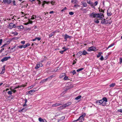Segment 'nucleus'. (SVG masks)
I'll return each mask as SVG.
<instances>
[{
	"label": "nucleus",
	"mask_w": 122,
	"mask_h": 122,
	"mask_svg": "<svg viewBox=\"0 0 122 122\" xmlns=\"http://www.w3.org/2000/svg\"><path fill=\"white\" fill-rule=\"evenodd\" d=\"M53 77V75H52L51 76H50L49 77H48L47 78L48 79V80L49 79V80H51V79Z\"/></svg>",
	"instance_id": "58836bf2"
},
{
	"label": "nucleus",
	"mask_w": 122,
	"mask_h": 122,
	"mask_svg": "<svg viewBox=\"0 0 122 122\" xmlns=\"http://www.w3.org/2000/svg\"><path fill=\"white\" fill-rule=\"evenodd\" d=\"M5 65H4L2 67V71H1V72L0 73V74H2L4 73L5 71Z\"/></svg>",
	"instance_id": "9d476101"
},
{
	"label": "nucleus",
	"mask_w": 122,
	"mask_h": 122,
	"mask_svg": "<svg viewBox=\"0 0 122 122\" xmlns=\"http://www.w3.org/2000/svg\"><path fill=\"white\" fill-rule=\"evenodd\" d=\"M83 118L81 116H80L79 118H78L77 119V120H80H80H81L82 119V118Z\"/></svg>",
	"instance_id": "8fccbe9b"
},
{
	"label": "nucleus",
	"mask_w": 122,
	"mask_h": 122,
	"mask_svg": "<svg viewBox=\"0 0 122 122\" xmlns=\"http://www.w3.org/2000/svg\"><path fill=\"white\" fill-rule=\"evenodd\" d=\"M7 93L9 95H11L12 93V91H9Z\"/></svg>",
	"instance_id": "e433bc0d"
},
{
	"label": "nucleus",
	"mask_w": 122,
	"mask_h": 122,
	"mask_svg": "<svg viewBox=\"0 0 122 122\" xmlns=\"http://www.w3.org/2000/svg\"><path fill=\"white\" fill-rule=\"evenodd\" d=\"M120 62V63L122 62V58H120L119 59Z\"/></svg>",
	"instance_id": "052dcab7"
},
{
	"label": "nucleus",
	"mask_w": 122,
	"mask_h": 122,
	"mask_svg": "<svg viewBox=\"0 0 122 122\" xmlns=\"http://www.w3.org/2000/svg\"><path fill=\"white\" fill-rule=\"evenodd\" d=\"M102 52H99L97 56V58L99 57L100 56H101V54H102Z\"/></svg>",
	"instance_id": "7c9ffc66"
},
{
	"label": "nucleus",
	"mask_w": 122,
	"mask_h": 122,
	"mask_svg": "<svg viewBox=\"0 0 122 122\" xmlns=\"http://www.w3.org/2000/svg\"><path fill=\"white\" fill-rule=\"evenodd\" d=\"M33 89L34 90H31L29 91V94H32V92H34L35 91V89L34 88Z\"/></svg>",
	"instance_id": "f3484780"
},
{
	"label": "nucleus",
	"mask_w": 122,
	"mask_h": 122,
	"mask_svg": "<svg viewBox=\"0 0 122 122\" xmlns=\"http://www.w3.org/2000/svg\"><path fill=\"white\" fill-rule=\"evenodd\" d=\"M68 76H65V77L63 79L65 80H69V79L68 78Z\"/></svg>",
	"instance_id": "2f4dec72"
},
{
	"label": "nucleus",
	"mask_w": 122,
	"mask_h": 122,
	"mask_svg": "<svg viewBox=\"0 0 122 122\" xmlns=\"http://www.w3.org/2000/svg\"><path fill=\"white\" fill-rule=\"evenodd\" d=\"M71 2L72 3L75 4H76L77 2V1L76 0H72Z\"/></svg>",
	"instance_id": "bb28decb"
},
{
	"label": "nucleus",
	"mask_w": 122,
	"mask_h": 122,
	"mask_svg": "<svg viewBox=\"0 0 122 122\" xmlns=\"http://www.w3.org/2000/svg\"><path fill=\"white\" fill-rule=\"evenodd\" d=\"M29 0L30 1L32 2V1H35V0ZM36 2L37 3H38V4L39 5H40L41 3V2L40 1V0H36Z\"/></svg>",
	"instance_id": "9b49d317"
},
{
	"label": "nucleus",
	"mask_w": 122,
	"mask_h": 122,
	"mask_svg": "<svg viewBox=\"0 0 122 122\" xmlns=\"http://www.w3.org/2000/svg\"><path fill=\"white\" fill-rule=\"evenodd\" d=\"M66 49L65 50H64L63 51H60L59 52L61 53V54H62L63 53V52L64 51H66Z\"/></svg>",
	"instance_id": "ea45409f"
},
{
	"label": "nucleus",
	"mask_w": 122,
	"mask_h": 122,
	"mask_svg": "<svg viewBox=\"0 0 122 122\" xmlns=\"http://www.w3.org/2000/svg\"><path fill=\"white\" fill-rule=\"evenodd\" d=\"M25 43V41H21V43L23 44H24Z\"/></svg>",
	"instance_id": "bf43d9fd"
},
{
	"label": "nucleus",
	"mask_w": 122,
	"mask_h": 122,
	"mask_svg": "<svg viewBox=\"0 0 122 122\" xmlns=\"http://www.w3.org/2000/svg\"><path fill=\"white\" fill-rule=\"evenodd\" d=\"M17 27L18 29L20 30L21 29H23L24 28V27L23 26L20 25L18 26Z\"/></svg>",
	"instance_id": "412c9836"
},
{
	"label": "nucleus",
	"mask_w": 122,
	"mask_h": 122,
	"mask_svg": "<svg viewBox=\"0 0 122 122\" xmlns=\"http://www.w3.org/2000/svg\"><path fill=\"white\" fill-rule=\"evenodd\" d=\"M11 57L10 56L8 57H5L2 58L1 60V61L3 62L5 61H7L8 59H10Z\"/></svg>",
	"instance_id": "0eeeda50"
},
{
	"label": "nucleus",
	"mask_w": 122,
	"mask_h": 122,
	"mask_svg": "<svg viewBox=\"0 0 122 122\" xmlns=\"http://www.w3.org/2000/svg\"><path fill=\"white\" fill-rule=\"evenodd\" d=\"M65 118V117L64 116L62 117H61L60 118V120H63Z\"/></svg>",
	"instance_id": "a18cd8bd"
},
{
	"label": "nucleus",
	"mask_w": 122,
	"mask_h": 122,
	"mask_svg": "<svg viewBox=\"0 0 122 122\" xmlns=\"http://www.w3.org/2000/svg\"><path fill=\"white\" fill-rule=\"evenodd\" d=\"M88 54V53L85 50H84L82 51H79L77 53V55L81 56L82 55H85Z\"/></svg>",
	"instance_id": "7ed1b4c3"
},
{
	"label": "nucleus",
	"mask_w": 122,
	"mask_h": 122,
	"mask_svg": "<svg viewBox=\"0 0 122 122\" xmlns=\"http://www.w3.org/2000/svg\"><path fill=\"white\" fill-rule=\"evenodd\" d=\"M115 85V83H112L110 85V87H112L114 86Z\"/></svg>",
	"instance_id": "72a5a7b5"
},
{
	"label": "nucleus",
	"mask_w": 122,
	"mask_h": 122,
	"mask_svg": "<svg viewBox=\"0 0 122 122\" xmlns=\"http://www.w3.org/2000/svg\"><path fill=\"white\" fill-rule=\"evenodd\" d=\"M40 67L39 65L38 64V63H37V64H36V66L35 67V68L36 69H38L39 67Z\"/></svg>",
	"instance_id": "cd10ccee"
},
{
	"label": "nucleus",
	"mask_w": 122,
	"mask_h": 122,
	"mask_svg": "<svg viewBox=\"0 0 122 122\" xmlns=\"http://www.w3.org/2000/svg\"><path fill=\"white\" fill-rule=\"evenodd\" d=\"M10 33L12 34L14 36H16L18 34V33L16 31H15V32L12 31Z\"/></svg>",
	"instance_id": "6ab92c4d"
},
{
	"label": "nucleus",
	"mask_w": 122,
	"mask_h": 122,
	"mask_svg": "<svg viewBox=\"0 0 122 122\" xmlns=\"http://www.w3.org/2000/svg\"><path fill=\"white\" fill-rule=\"evenodd\" d=\"M108 102L107 99L106 97H104L102 99L99 100H97L96 101V103L98 105H102L103 106L106 105L107 102Z\"/></svg>",
	"instance_id": "f03ea898"
},
{
	"label": "nucleus",
	"mask_w": 122,
	"mask_h": 122,
	"mask_svg": "<svg viewBox=\"0 0 122 122\" xmlns=\"http://www.w3.org/2000/svg\"><path fill=\"white\" fill-rule=\"evenodd\" d=\"M28 23H29V24H32L33 23V22L32 21L29 20Z\"/></svg>",
	"instance_id": "5fc2aeb1"
},
{
	"label": "nucleus",
	"mask_w": 122,
	"mask_h": 122,
	"mask_svg": "<svg viewBox=\"0 0 122 122\" xmlns=\"http://www.w3.org/2000/svg\"><path fill=\"white\" fill-rule=\"evenodd\" d=\"M16 27L15 24H14L13 23H10L9 24L8 28L10 29H11L13 28H15Z\"/></svg>",
	"instance_id": "39448f33"
},
{
	"label": "nucleus",
	"mask_w": 122,
	"mask_h": 122,
	"mask_svg": "<svg viewBox=\"0 0 122 122\" xmlns=\"http://www.w3.org/2000/svg\"><path fill=\"white\" fill-rule=\"evenodd\" d=\"M71 37V36H69L66 34L65 35L64 39H65V41H66L67 38H70Z\"/></svg>",
	"instance_id": "f8f14e48"
},
{
	"label": "nucleus",
	"mask_w": 122,
	"mask_h": 122,
	"mask_svg": "<svg viewBox=\"0 0 122 122\" xmlns=\"http://www.w3.org/2000/svg\"><path fill=\"white\" fill-rule=\"evenodd\" d=\"M81 97V95H79L78 96V97H76L75 98V99L76 100H78L80 99V98Z\"/></svg>",
	"instance_id": "a878e982"
},
{
	"label": "nucleus",
	"mask_w": 122,
	"mask_h": 122,
	"mask_svg": "<svg viewBox=\"0 0 122 122\" xmlns=\"http://www.w3.org/2000/svg\"><path fill=\"white\" fill-rule=\"evenodd\" d=\"M71 104V103L70 102H69L67 103H66V104H65L64 105V106L65 107H67L69 105H70Z\"/></svg>",
	"instance_id": "dca6fc26"
},
{
	"label": "nucleus",
	"mask_w": 122,
	"mask_h": 122,
	"mask_svg": "<svg viewBox=\"0 0 122 122\" xmlns=\"http://www.w3.org/2000/svg\"><path fill=\"white\" fill-rule=\"evenodd\" d=\"M94 21L96 23H98L99 22V21H98V20H95Z\"/></svg>",
	"instance_id": "49530a36"
},
{
	"label": "nucleus",
	"mask_w": 122,
	"mask_h": 122,
	"mask_svg": "<svg viewBox=\"0 0 122 122\" xmlns=\"http://www.w3.org/2000/svg\"><path fill=\"white\" fill-rule=\"evenodd\" d=\"M62 49H64V50H65L66 49V51L68 50V48H66L65 47H64L62 48Z\"/></svg>",
	"instance_id": "6e6d98bb"
},
{
	"label": "nucleus",
	"mask_w": 122,
	"mask_h": 122,
	"mask_svg": "<svg viewBox=\"0 0 122 122\" xmlns=\"http://www.w3.org/2000/svg\"><path fill=\"white\" fill-rule=\"evenodd\" d=\"M65 73H62V74H61L60 75L59 78H62L63 77L65 76Z\"/></svg>",
	"instance_id": "a211bd4d"
},
{
	"label": "nucleus",
	"mask_w": 122,
	"mask_h": 122,
	"mask_svg": "<svg viewBox=\"0 0 122 122\" xmlns=\"http://www.w3.org/2000/svg\"><path fill=\"white\" fill-rule=\"evenodd\" d=\"M81 3L84 7H86L87 6V4L85 1H83L81 2Z\"/></svg>",
	"instance_id": "4468645a"
},
{
	"label": "nucleus",
	"mask_w": 122,
	"mask_h": 122,
	"mask_svg": "<svg viewBox=\"0 0 122 122\" xmlns=\"http://www.w3.org/2000/svg\"><path fill=\"white\" fill-rule=\"evenodd\" d=\"M2 39H0V45H1L2 44Z\"/></svg>",
	"instance_id": "0e129e2a"
},
{
	"label": "nucleus",
	"mask_w": 122,
	"mask_h": 122,
	"mask_svg": "<svg viewBox=\"0 0 122 122\" xmlns=\"http://www.w3.org/2000/svg\"><path fill=\"white\" fill-rule=\"evenodd\" d=\"M96 49V48L94 46H92L89 48L87 50L88 51H94Z\"/></svg>",
	"instance_id": "20e7f679"
},
{
	"label": "nucleus",
	"mask_w": 122,
	"mask_h": 122,
	"mask_svg": "<svg viewBox=\"0 0 122 122\" xmlns=\"http://www.w3.org/2000/svg\"><path fill=\"white\" fill-rule=\"evenodd\" d=\"M6 45V44H5L4 45H3L1 47V48H2L4 47V46Z\"/></svg>",
	"instance_id": "69168bd1"
},
{
	"label": "nucleus",
	"mask_w": 122,
	"mask_h": 122,
	"mask_svg": "<svg viewBox=\"0 0 122 122\" xmlns=\"http://www.w3.org/2000/svg\"><path fill=\"white\" fill-rule=\"evenodd\" d=\"M21 86H22L23 87H25V86H24V85H22V86H18L17 87H15L14 89H15H15H16L17 88H20L21 87Z\"/></svg>",
	"instance_id": "c756f323"
},
{
	"label": "nucleus",
	"mask_w": 122,
	"mask_h": 122,
	"mask_svg": "<svg viewBox=\"0 0 122 122\" xmlns=\"http://www.w3.org/2000/svg\"><path fill=\"white\" fill-rule=\"evenodd\" d=\"M67 9L66 8V7H65L63 9L61 10L62 12L64 10H66Z\"/></svg>",
	"instance_id": "13d9d810"
},
{
	"label": "nucleus",
	"mask_w": 122,
	"mask_h": 122,
	"mask_svg": "<svg viewBox=\"0 0 122 122\" xmlns=\"http://www.w3.org/2000/svg\"><path fill=\"white\" fill-rule=\"evenodd\" d=\"M87 3L89 4L91 7H94L92 4V3L91 2V0H87Z\"/></svg>",
	"instance_id": "ddd939ff"
},
{
	"label": "nucleus",
	"mask_w": 122,
	"mask_h": 122,
	"mask_svg": "<svg viewBox=\"0 0 122 122\" xmlns=\"http://www.w3.org/2000/svg\"><path fill=\"white\" fill-rule=\"evenodd\" d=\"M55 2H53V1H52L51 2V4L52 5H54L55 4Z\"/></svg>",
	"instance_id": "680f3d73"
},
{
	"label": "nucleus",
	"mask_w": 122,
	"mask_h": 122,
	"mask_svg": "<svg viewBox=\"0 0 122 122\" xmlns=\"http://www.w3.org/2000/svg\"><path fill=\"white\" fill-rule=\"evenodd\" d=\"M86 115V114L85 113H84L82 114L81 115V116L83 118V117L85 116Z\"/></svg>",
	"instance_id": "37998d69"
},
{
	"label": "nucleus",
	"mask_w": 122,
	"mask_h": 122,
	"mask_svg": "<svg viewBox=\"0 0 122 122\" xmlns=\"http://www.w3.org/2000/svg\"><path fill=\"white\" fill-rule=\"evenodd\" d=\"M35 39H36V41L37 40L38 41H40L41 40V38L40 37H36L35 38Z\"/></svg>",
	"instance_id": "c9c22d12"
},
{
	"label": "nucleus",
	"mask_w": 122,
	"mask_h": 122,
	"mask_svg": "<svg viewBox=\"0 0 122 122\" xmlns=\"http://www.w3.org/2000/svg\"><path fill=\"white\" fill-rule=\"evenodd\" d=\"M10 89L12 91V92H13L14 93H15L16 91V90L14 89H12L10 88Z\"/></svg>",
	"instance_id": "a19ab883"
},
{
	"label": "nucleus",
	"mask_w": 122,
	"mask_h": 122,
	"mask_svg": "<svg viewBox=\"0 0 122 122\" xmlns=\"http://www.w3.org/2000/svg\"><path fill=\"white\" fill-rule=\"evenodd\" d=\"M46 82V81H45L44 79L42 80L41 81V82H42V83H44V82Z\"/></svg>",
	"instance_id": "338daca9"
},
{
	"label": "nucleus",
	"mask_w": 122,
	"mask_h": 122,
	"mask_svg": "<svg viewBox=\"0 0 122 122\" xmlns=\"http://www.w3.org/2000/svg\"><path fill=\"white\" fill-rule=\"evenodd\" d=\"M3 2L7 4H9L12 3L11 0H3Z\"/></svg>",
	"instance_id": "6e6552de"
},
{
	"label": "nucleus",
	"mask_w": 122,
	"mask_h": 122,
	"mask_svg": "<svg viewBox=\"0 0 122 122\" xmlns=\"http://www.w3.org/2000/svg\"><path fill=\"white\" fill-rule=\"evenodd\" d=\"M72 73L73 75H74V74H76V71L75 70H73V72H72Z\"/></svg>",
	"instance_id": "4d7b16f0"
},
{
	"label": "nucleus",
	"mask_w": 122,
	"mask_h": 122,
	"mask_svg": "<svg viewBox=\"0 0 122 122\" xmlns=\"http://www.w3.org/2000/svg\"><path fill=\"white\" fill-rule=\"evenodd\" d=\"M27 106V104H26L25 103V104H24L23 105V107H25V106Z\"/></svg>",
	"instance_id": "e2e57ef3"
},
{
	"label": "nucleus",
	"mask_w": 122,
	"mask_h": 122,
	"mask_svg": "<svg viewBox=\"0 0 122 122\" xmlns=\"http://www.w3.org/2000/svg\"><path fill=\"white\" fill-rule=\"evenodd\" d=\"M69 14L71 15H72L74 14V13L73 12H70L69 13Z\"/></svg>",
	"instance_id": "c03bdc74"
},
{
	"label": "nucleus",
	"mask_w": 122,
	"mask_h": 122,
	"mask_svg": "<svg viewBox=\"0 0 122 122\" xmlns=\"http://www.w3.org/2000/svg\"><path fill=\"white\" fill-rule=\"evenodd\" d=\"M30 45V44L29 43H27L26 45H23V48H25L29 46Z\"/></svg>",
	"instance_id": "4be33fe9"
},
{
	"label": "nucleus",
	"mask_w": 122,
	"mask_h": 122,
	"mask_svg": "<svg viewBox=\"0 0 122 122\" xmlns=\"http://www.w3.org/2000/svg\"><path fill=\"white\" fill-rule=\"evenodd\" d=\"M61 103H56L52 105V107H56L60 105H61Z\"/></svg>",
	"instance_id": "2eb2a0df"
},
{
	"label": "nucleus",
	"mask_w": 122,
	"mask_h": 122,
	"mask_svg": "<svg viewBox=\"0 0 122 122\" xmlns=\"http://www.w3.org/2000/svg\"><path fill=\"white\" fill-rule=\"evenodd\" d=\"M34 86V85H32L29 86L28 88L29 89H30L32 88Z\"/></svg>",
	"instance_id": "de8ad7c7"
},
{
	"label": "nucleus",
	"mask_w": 122,
	"mask_h": 122,
	"mask_svg": "<svg viewBox=\"0 0 122 122\" xmlns=\"http://www.w3.org/2000/svg\"><path fill=\"white\" fill-rule=\"evenodd\" d=\"M36 18V16L35 15H33L31 17V19L34 20Z\"/></svg>",
	"instance_id": "c85d7f7f"
},
{
	"label": "nucleus",
	"mask_w": 122,
	"mask_h": 122,
	"mask_svg": "<svg viewBox=\"0 0 122 122\" xmlns=\"http://www.w3.org/2000/svg\"><path fill=\"white\" fill-rule=\"evenodd\" d=\"M107 15L108 16H110L112 14L110 13H107Z\"/></svg>",
	"instance_id": "774afa93"
},
{
	"label": "nucleus",
	"mask_w": 122,
	"mask_h": 122,
	"mask_svg": "<svg viewBox=\"0 0 122 122\" xmlns=\"http://www.w3.org/2000/svg\"><path fill=\"white\" fill-rule=\"evenodd\" d=\"M98 3V2L97 1H96L94 4L92 3V5H93L94 7H91L92 8H95V6L97 5Z\"/></svg>",
	"instance_id": "aec40b11"
},
{
	"label": "nucleus",
	"mask_w": 122,
	"mask_h": 122,
	"mask_svg": "<svg viewBox=\"0 0 122 122\" xmlns=\"http://www.w3.org/2000/svg\"><path fill=\"white\" fill-rule=\"evenodd\" d=\"M114 45V43H113V44H112L110 45L108 47V48H110V47L112 46H113Z\"/></svg>",
	"instance_id": "79ce46f5"
},
{
	"label": "nucleus",
	"mask_w": 122,
	"mask_h": 122,
	"mask_svg": "<svg viewBox=\"0 0 122 122\" xmlns=\"http://www.w3.org/2000/svg\"><path fill=\"white\" fill-rule=\"evenodd\" d=\"M89 17L91 18H99V20H102L103 19L104 16L103 14L102 13H95L93 12L89 14Z\"/></svg>",
	"instance_id": "f257e3e1"
},
{
	"label": "nucleus",
	"mask_w": 122,
	"mask_h": 122,
	"mask_svg": "<svg viewBox=\"0 0 122 122\" xmlns=\"http://www.w3.org/2000/svg\"><path fill=\"white\" fill-rule=\"evenodd\" d=\"M100 59L102 61L103 60L104 58L102 56H101V57L100 58Z\"/></svg>",
	"instance_id": "09e8293b"
},
{
	"label": "nucleus",
	"mask_w": 122,
	"mask_h": 122,
	"mask_svg": "<svg viewBox=\"0 0 122 122\" xmlns=\"http://www.w3.org/2000/svg\"><path fill=\"white\" fill-rule=\"evenodd\" d=\"M83 68H79V69H78L77 70H76V71L77 72H78L80 71H81L83 70Z\"/></svg>",
	"instance_id": "473e14b6"
},
{
	"label": "nucleus",
	"mask_w": 122,
	"mask_h": 122,
	"mask_svg": "<svg viewBox=\"0 0 122 122\" xmlns=\"http://www.w3.org/2000/svg\"><path fill=\"white\" fill-rule=\"evenodd\" d=\"M46 3L48 4V2L47 1H44L43 2V3H42V6L43 7H44V5Z\"/></svg>",
	"instance_id": "5701e85b"
},
{
	"label": "nucleus",
	"mask_w": 122,
	"mask_h": 122,
	"mask_svg": "<svg viewBox=\"0 0 122 122\" xmlns=\"http://www.w3.org/2000/svg\"><path fill=\"white\" fill-rule=\"evenodd\" d=\"M102 21L101 22V23L102 24H110L111 22H108L107 20L106 21L105 19H104L103 20H102Z\"/></svg>",
	"instance_id": "423d86ee"
},
{
	"label": "nucleus",
	"mask_w": 122,
	"mask_h": 122,
	"mask_svg": "<svg viewBox=\"0 0 122 122\" xmlns=\"http://www.w3.org/2000/svg\"><path fill=\"white\" fill-rule=\"evenodd\" d=\"M65 108V107L64 105L63 106L59 107V108H60V109L61 110L64 108Z\"/></svg>",
	"instance_id": "f704fd0d"
},
{
	"label": "nucleus",
	"mask_w": 122,
	"mask_h": 122,
	"mask_svg": "<svg viewBox=\"0 0 122 122\" xmlns=\"http://www.w3.org/2000/svg\"><path fill=\"white\" fill-rule=\"evenodd\" d=\"M29 109L27 107H25L22 109L23 112H24L27 110Z\"/></svg>",
	"instance_id": "b1692460"
},
{
	"label": "nucleus",
	"mask_w": 122,
	"mask_h": 122,
	"mask_svg": "<svg viewBox=\"0 0 122 122\" xmlns=\"http://www.w3.org/2000/svg\"><path fill=\"white\" fill-rule=\"evenodd\" d=\"M12 4L14 5H15V0H14L13 1H12Z\"/></svg>",
	"instance_id": "4c0bfd02"
},
{
	"label": "nucleus",
	"mask_w": 122,
	"mask_h": 122,
	"mask_svg": "<svg viewBox=\"0 0 122 122\" xmlns=\"http://www.w3.org/2000/svg\"><path fill=\"white\" fill-rule=\"evenodd\" d=\"M39 121L40 122H47L46 120L45 119H42L41 117L38 118Z\"/></svg>",
	"instance_id": "1a4fd4ad"
},
{
	"label": "nucleus",
	"mask_w": 122,
	"mask_h": 122,
	"mask_svg": "<svg viewBox=\"0 0 122 122\" xmlns=\"http://www.w3.org/2000/svg\"><path fill=\"white\" fill-rule=\"evenodd\" d=\"M56 32L54 31V32H53L51 33L49 35V37H51L52 36L54 35V34Z\"/></svg>",
	"instance_id": "393cba45"
},
{
	"label": "nucleus",
	"mask_w": 122,
	"mask_h": 122,
	"mask_svg": "<svg viewBox=\"0 0 122 122\" xmlns=\"http://www.w3.org/2000/svg\"><path fill=\"white\" fill-rule=\"evenodd\" d=\"M18 47L20 49H21L23 47V45H21L19 46H18Z\"/></svg>",
	"instance_id": "3c124183"
},
{
	"label": "nucleus",
	"mask_w": 122,
	"mask_h": 122,
	"mask_svg": "<svg viewBox=\"0 0 122 122\" xmlns=\"http://www.w3.org/2000/svg\"><path fill=\"white\" fill-rule=\"evenodd\" d=\"M38 63L40 67H42L43 66V65L42 63H40V62H38Z\"/></svg>",
	"instance_id": "864d4df0"
},
{
	"label": "nucleus",
	"mask_w": 122,
	"mask_h": 122,
	"mask_svg": "<svg viewBox=\"0 0 122 122\" xmlns=\"http://www.w3.org/2000/svg\"><path fill=\"white\" fill-rule=\"evenodd\" d=\"M118 111L119 112L122 113V109H118Z\"/></svg>",
	"instance_id": "603ef678"
}]
</instances>
